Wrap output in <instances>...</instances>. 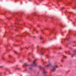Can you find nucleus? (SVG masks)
Masks as SVG:
<instances>
[{
    "mask_svg": "<svg viewBox=\"0 0 76 76\" xmlns=\"http://www.w3.org/2000/svg\"><path fill=\"white\" fill-rule=\"evenodd\" d=\"M56 67H58V66H57V63L56 62L54 63V66L52 67V72H56Z\"/></svg>",
    "mask_w": 76,
    "mask_h": 76,
    "instance_id": "f257e3e1",
    "label": "nucleus"
},
{
    "mask_svg": "<svg viewBox=\"0 0 76 76\" xmlns=\"http://www.w3.org/2000/svg\"><path fill=\"white\" fill-rule=\"evenodd\" d=\"M37 64L35 63V61H33V64L31 65V66H37Z\"/></svg>",
    "mask_w": 76,
    "mask_h": 76,
    "instance_id": "f03ea898",
    "label": "nucleus"
},
{
    "mask_svg": "<svg viewBox=\"0 0 76 76\" xmlns=\"http://www.w3.org/2000/svg\"><path fill=\"white\" fill-rule=\"evenodd\" d=\"M51 66H52V65L51 64H49V65H47L46 66V67L47 69H48V68H49L50 67H51Z\"/></svg>",
    "mask_w": 76,
    "mask_h": 76,
    "instance_id": "7ed1b4c3",
    "label": "nucleus"
},
{
    "mask_svg": "<svg viewBox=\"0 0 76 76\" xmlns=\"http://www.w3.org/2000/svg\"><path fill=\"white\" fill-rule=\"evenodd\" d=\"M43 73L44 74H45L47 73V72L45 71L44 69H43Z\"/></svg>",
    "mask_w": 76,
    "mask_h": 76,
    "instance_id": "20e7f679",
    "label": "nucleus"
},
{
    "mask_svg": "<svg viewBox=\"0 0 76 76\" xmlns=\"http://www.w3.org/2000/svg\"><path fill=\"white\" fill-rule=\"evenodd\" d=\"M25 66H26V67H28L29 66V65L27 64H25Z\"/></svg>",
    "mask_w": 76,
    "mask_h": 76,
    "instance_id": "39448f33",
    "label": "nucleus"
},
{
    "mask_svg": "<svg viewBox=\"0 0 76 76\" xmlns=\"http://www.w3.org/2000/svg\"><path fill=\"white\" fill-rule=\"evenodd\" d=\"M39 37H40V39H41L42 38V36L41 35H40L39 36Z\"/></svg>",
    "mask_w": 76,
    "mask_h": 76,
    "instance_id": "423d86ee",
    "label": "nucleus"
},
{
    "mask_svg": "<svg viewBox=\"0 0 76 76\" xmlns=\"http://www.w3.org/2000/svg\"><path fill=\"white\" fill-rule=\"evenodd\" d=\"M14 52L15 53V54H18V52H16L15 51H14Z\"/></svg>",
    "mask_w": 76,
    "mask_h": 76,
    "instance_id": "0eeeda50",
    "label": "nucleus"
},
{
    "mask_svg": "<svg viewBox=\"0 0 76 76\" xmlns=\"http://www.w3.org/2000/svg\"><path fill=\"white\" fill-rule=\"evenodd\" d=\"M41 55H43V53H42V52H41Z\"/></svg>",
    "mask_w": 76,
    "mask_h": 76,
    "instance_id": "6e6552de",
    "label": "nucleus"
},
{
    "mask_svg": "<svg viewBox=\"0 0 76 76\" xmlns=\"http://www.w3.org/2000/svg\"><path fill=\"white\" fill-rule=\"evenodd\" d=\"M46 57H47V58H48V55L47 56H46Z\"/></svg>",
    "mask_w": 76,
    "mask_h": 76,
    "instance_id": "1a4fd4ad",
    "label": "nucleus"
},
{
    "mask_svg": "<svg viewBox=\"0 0 76 76\" xmlns=\"http://www.w3.org/2000/svg\"><path fill=\"white\" fill-rule=\"evenodd\" d=\"M9 57H10H10H11V56H10V55H9Z\"/></svg>",
    "mask_w": 76,
    "mask_h": 76,
    "instance_id": "9d476101",
    "label": "nucleus"
},
{
    "mask_svg": "<svg viewBox=\"0 0 76 76\" xmlns=\"http://www.w3.org/2000/svg\"><path fill=\"white\" fill-rule=\"evenodd\" d=\"M64 58H66V56H64Z\"/></svg>",
    "mask_w": 76,
    "mask_h": 76,
    "instance_id": "9b49d317",
    "label": "nucleus"
},
{
    "mask_svg": "<svg viewBox=\"0 0 76 76\" xmlns=\"http://www.w3.org/2000/svg\"><path fill=\"white\" fill-rule=\"evenodd\" d=\"M75 55V54H74L72 55V57H73V56H74Z\"/></svg>",
    "mask_w": 76,
    "mask_h": 76,
    "instance_id": "f8f14e48",
    "label": "nucleus"
},
{
    "mask_svg": "<svg viewBox=\"0 0 76 76\" xmlns=\"http://www.w3.org/2000/svg\"><path fill=\"white\" fill-rule=\"evenodd\" d=\"M32 69V68H30V69L31 70Z\"/></svg>",
    "mask_w": 76,
    "mask_h": 76,
    "instance_id": "ddd939ff",
    "label": "nucleus"
},
{
    "mask_svg": "<svg viewBox=\"0 0 76 76\" xmlns=\"http://www.w3.org/2000/svg\"><path fill=\"white\" fill-rule=\"evenodd\" d=\"M38 47H39V46H37V48H38Z\"/></svg>",
    "mask_w": 76,
    "mask_h": 76,
    "instance_id": "4468645a",
    "label": "nucleus"
},
{
    "mask_svg": "<svg viewBox=\"0 0 76 76\" xmlns=\"http://www.w3.org/2000/svg\"><path fill=\"white\" fill-rule=\"evenodd\" d=\"M59 49H61V48H59Z\"/></svg>",
    "mask_w": 76,
    "mask_h": 76,
    "instance_id": "2eb2a0df",
    "label": "nucleus"
},
{
    "mask_svg": "<svg viewBox=\"0 0 76 76\" xmlns=\"http://www.w3.org/2000/svg\"><path fill=\"white\" fill-rule=\"evenodd\" d=\"M33 38H35V37L34 36H33Z\"/></svg>",
    "mask_w": 76,
    "mask_h": 76,
    "instance_id": "dca6fc26",
    "label": "nucleus"
},
{
    "mask_svg": "<svg viewBox=\"0 0 76 76\" xmlns=\"http://www.w3.org/2000/svg\"><path fill=\"white\" fill-rule=\"evenodd\" d=\"M40 70H41V68H40Z\"/></svg>",
    "mask_w": 76,
    "mask_h": 76,
    "instance_id": "f3484780",
    "label": "nucleus"
},
{
    "mask_svg": "<svg viewBox=\"0 0 76 76\" xmlns=\"http://www.w3.org/2000/svg\"><path fill=\"white\" fill-rule=\"evenodd\" d=\"M14 45H16V44H15Z\"/></svg>",
    "mask_w": 76,
    "mask_h": 76,
    "instance_id": "a211bd4d",
    "label": "nucleus"
},
{
    "mask_svg": "<svg viewBox=\"0 0 76 76\" xmlns=\"http://www.w3.org/2000/svg\"><path fill=\"white\" fill-rule=\"evenodd\" d=\"M2 67V66H0V67Z\"/></svg>",
    "mask_w": 76,
    "mask_h": 76,
    "instance_id": "6ab92c4d",
    "label": "nucleus"
},
{
    "mask_svg": "<svg viewBox=\"0 0 76 76\" xmlns=\"http://www.w3.org/2000/svg\"><path fill=\"white\" fill-rule=\"evenodd\" d=\"M67 40H68H68H69V39H67Z\"/></svg>",
    "mask_w": 76,
    "mask_h": 76,
    "instance_id": "aec40b11",
    "label": "nucleus"
},
{
    "mask_svg": "<svg viewBox=\"0 0 76 76\" xmlns=\"http://www.w3.org/2000/svg\"><path fill=\"white\" fill-rule=\"evenodd\" d=\"M62 62H63V61H61Z\"/></svg>",
    "mask_w": 76,
    "mask_h": 76,
    "instance_id": "412c9836",
    "label": "nucleus"
},
{
    "mask_svg": "<svg viewBox=\"0 0 76 76\" xmlns=\"http://www.w3.org/2000/svg\"><path fill=\"white\" fill-rule=\"evenodd\" d=\"M2 59H3V60H4V59H3V58H2Z\"/></svg>",
    "mask_w": 76,
    "mask_h": 76,
    "instance_id": "4be33fe9",
    "label": "nucleus"
},
{
    "mask_svg": "<svg viewBox=\"0 0 76 76\" xmlns=\"http://www.w3.org/2000/svg\"><path fill=\"white\" fill-rule=\"evenodd\" d=\"M26 49H28V48H26Z\"/></svg>",
    "mask_w": 76,
    "mask_h": 76,
    "instance_id": "5701e85b",
    "label": "nucleus"
},
{
    "mask_svg": "<svg viewBox=\"0 0 76 76\" xmlns=\"http://www.w3.org/2000/svg\"><path fill=\"white\" fill-rule=\"evenodd\" d=\"M38 50V49H37V50Z\"/></svg>",
    "mask_w": 76,
    "mask_h": 76,
    "instance_id": "b1692460",
    "label": "nucleus"
},
{
    "mask_svg": "<svg viewBox=\"0 0 76 76\" xmlns=\"http://www.w3.org/2000/svg\"><path fill=\"white\" fill-rule=\"evenodd\" d=\"M39 67H41V66H39Z\"/></svg>",
    "mask_w": 76,
    "mask_h": 76,
    "instance_id": "393cba45",
    "label": "nucleus"
},
{
    "mask_svg": "<svg viewBox=\"0 0 76 76\" xmlns=\"http://www.w3.org/2000/svg\"><path fill=\"white\" fill-rule=\"evenodd\" d=\"M22 48H21V50H22Z\"/></svg>",
    "mask_w": 76,
    "mask_h": 76,
    "instance_id": "a878e982",
    "label": "nucleus"
},
{
    "mask_svg": "<svg viewBox=\"0 0 76 76\" xmlns=\"http://www.w3.org/2000/svg\"><path fill=\"white\" fill-rule=\"evenodd\" d=\"M29 61H30V60H29Z\"/></svg>",
    "mask_w": 76,
    "mask_h": 76,
    "instance_id": "bb28decb",
    "label": "nucleus"
},
{
    "mask_svg": "<svg viewBox=\"0 0 76 76\" xmlns=\"http://www.w3.org/2000/svg\"><path fill=\"white\" fill-rule=\"evenodd\" d=\"M62 8H64V7Z\"/></svg>",
    "mask_w": 76,
    "mask_h": 76,
    "instance_id": "cd10ccee",
    "label": "nucleus"
}]
</instances>
